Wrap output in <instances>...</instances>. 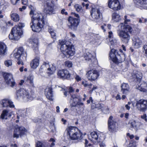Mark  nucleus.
<instances>
[{
    "instance_id": "nucleus-1",
    "label": "nucleus",
    "mask_w": 147,
    "mask_h": 147,
    "mask_svg": "<svg viewBox=\"0 0 147 147\" xmlns=\"http://www.w3.org/2000/svg\"><path fill=\"white\" fill-rule=\"evenodd\" d=\"M30 15L32 20L30 25L32 30L36 32H40L45 24L43 16L41 14L32 10L30 12Z\"/></svg>"
},
{
    "instance_id": "nucleus-2",
    "label": "nucleus",
    "mask_w": 147,
    "mask_h": 147,
    "mask_svg": "<svg viewBox=\"0 0 147 147\" xmlns=\"http://www.w3.org/2000/svg\"><path fill=\"white\" fill-rule=\"evenodd\" d=\"M118 27L119 29L117 31L118 36L122 42L127 43L130 39L129 34L132 31L131 27L129 25L125 26L123 23L121 24Z\"/></svg>"
},
{
    "instance_id": "nucleus-3",
    "label": "nucleus",
    "mask_w": 147,
    "mask_h": 147,
    "mask_svg": "<svg viewBox=\"0 0 147 147\" xmlns=\"http://www.w3.org/2000/svg\"><path fill=\"white\" fill-rule=\"evenodd\" d=\"M25 26L24 23H20L12 29L11 33L9 35L10 39L18 40L20 39L22 34V28Z\"/></svg>"
},
{
    "instance_id": "nucleus-4",
    "label": "nucleus",
    "mask_w": 147,
    "mask_h": 147,
    "mask_svg": "<svg viewBox=\"0 0 147 147\" xmlns=\"http://www.w3.org/2000/svg\"><path fill=\"white\" fill-rule=\"evenodd\" d=\"M13 52H14L13 57L18 61V64L24 65L23 61L26 60V53L24 50L23 47H19L17 49L16 51L15 50Z\"/></svg>"
},
{
    "instance_id": "nucleus-5",
    "label": "nucleus",
    "mask_w": 147,
    "mask_h": 147,
    "mask_svg": "<svg viewBox=\"0 0 147 147\" xmlns=\"http://www.w3.org/2000/svg\"><path fill=\"white\" fill-rule=\"evenodd\" d=\"M17 98H22L25 101H31L35 97L34 93L30 94L28 91L24 88H20L17 91Z\"/></svg>"
},
{
    "instance_id": "nucleus-6",
    "label": "nucleus",
    "mask_w": 147,
    "mask_h": 147,
    "mask_svg": "<svg viewBox=\"0 0 147 147\" xmlns=\"http://www.w3.org/2000/svg\"><path fill=\"white\" fill-rule=\"evenodd\" d=\"M109 57L112 61L117 64L122 62L125 59L124 54H119L117 50L113 49L111 50L109 54Z\"/></svg>"
},
{
    "instance_id": "nucleus-7",
    "label": "nucleus",
    "mask_w": 147,
    "mask_h": 147,
    "mask_svg": "<svg viewBox=\"0 0 147 147\" xmlns=\"http://www.w3.org/2000/svg\"><path fill=\"white\" fill-rule=\"evenodd\" d=\"M71 100H72L71 103L70 104L71 106L73 107H77L78 109V111L81 112H82L84 108V103L81 102V98L79 96H77L76 95H71Z\"/></svg>"
},
{
    "instance_id": "nucleus-8",
    "label": "nucleus",
    "mask_w": 147,
    "mask_h": 147,
    "mask_svg": "<svg viewBox=\"0 0 147 147\" xmlns=\"http://www.w3.org/2000/svg\"><path fill=\"white\" fill-rule=\"evenodd\" d=\"M84 57L85 60L88 62L90 65H92V66H94L98 64V61L97 59L87 50L86 51L84 54Z\"/></svg>"
},
{
    "instance_id": "nucleus-9",
    "label": "nucleus",
    "mask_w": 147,
    "mask_h": 147,
    "mask_svg": "<svg viewBox=\"0 0 147 147\" xmlns=\"http://www.w3.org/2000/svg\"><path fill=\"white\" fill-rule=\"evenodd\" d=\"M102 10V7L99 6L92 7L91 14L92 18L96 19L101 18L102 16L101 11Z\"/></svg>"
},
{
    "instance_id": "nucleus-10",
    "label": "nucleus",
    "mask_w": 147,
    "mask_h": 147,
    "mask_svg": "<svg viewBox=\"0 0 147 147\" xmlns=\"http://www.w3.org/2000/svg\"><path fill=\"white\" fill-rule=\"evenodd\" d=\"M136 106L138 110L144 112L147 109V100L140 99L136 101Z\"/></svg>"
},
{
    "instance_id": "nucleus-11",
    "label": "nucleus",
    "mask_w": 147,
    "mask_h": 147,
    "mask_svg": "<svg viewBox=\"0 0 147 147\" xmlns=\"http://www.w3.org/2000/svg\"><path fill=\"white\" fill-rule=\"evenodd\" d=\"M47 66V67H49L47 69V73L48 74V76H50L54 74L56 70V67L55 66L53 65H49L48 63H44L43 65L41 67L39 71L40 73V74L42 76L44 77H46L44 75H42L41 74V73L42 72V68Z\"/></svg>"
},
{
    "instance_id": "nucleus-12",
    "label": "nucleus",
    "mask_w": 147,
    "mask_h": 147,
    "mask_svg": "<svg viewBox=\"0 0 147 147\" xmlns=\"http://www.w3.org/2000/svg\"><path fill=\"white\" fill-rule=\"evenodd\" d=\"M27 130L23 127H16L13 134V137L17 138L20 137H22L25 134Z\"/></svg>"
},
{
    "instance_id": "nucleus-13",
    "label": "nucleus",
    "mask_w": 147,
    "mask_h": 147,
    "mask_svg": "<svg viewBox=\"0 0 147 147\" xmlns=\"http://www.w3.org/2000/svg\"><path fill=\"white\" fill-rule=\"evenodd\" d=\"M80 21V19L74 18L71 16H69L68 19L70 27L73 30L76 29Z\"/></svg>"
},
{
    "instance_id": "nucleus-14",
    "label": "nucleus",
    "mask_w": 147,
    "mask_h": 147,
    "mask_svg": "<svg viewBox=\"0 0 147 147\" xmlns=\"http://www.w3.org/2000/svg\"><path fill=\"white\" fill-rule=\"evenodd\" d=\"M86 75L88 80L92 81L97 79L99 77V74L97 70L92 69L87 72Z\"/></svg>"
},
{
    "instance_id": "nucleus-15",
    "label": "nucleus",
    "mask_w": 147,
    "mask_h": 147,
    "mask_svg": "<svg viewBox=\"0 0 147 147\" xmlns=\"http://www.w3.org/2000/svg\"><path fill=\"white\" fill-rule=\"evenodd\" d=\"M108 125L109 131L111 132L116 131L117 124L116 122L113 119L112 116H110L108 121Z\"/></svg>"
},
{
    "instance_id": "nucleus-16",
    "label": "nucleus",
    "mask_w": 147,
    "mask_h": 147,
    "mask_svg": "<svg viewBox=\"0 0 147 147\" xmlns=\"http://www.w3.org/2000/svg\"><path fill=\"white\" fill-rule=\"evenodd\" d=\"M108 6L114 10H117L120 9V5L118 0H109Z\"/></svg>"
},
{
    "instance_id": "nucleus-17",
    "label": "nucleus",
    "mask_w": 147,
    "mask_h": 147,
    "mask_svg": "<svg viewBox=\"0 0 147 147\" xmlns=\"http://www.w3.org/2000/svg\"><path fill=\"white\" fill-rule=\"evenodd\" d=\"M4 76L5 82L8 85L12 87L15 86V83L13 80L11 74L5 73L4 74Z\"/></svg>"
},
{
    "instance_id": "nucleus-18",
    "label": "nucleus",
    "mask_w": 147,
    "mask_h": 147,
    "mask_svg": "<svg viewBox=\"0 0 147 147\" xmlns=\"http://www.w3.org/2000/svg\"><path fill=\"white\" fill-rule=\"evenodd\" d=\"M0 104L3 107H9L11 108L15 107L13 102L10 99H4L0 101Z\"/></svg>"
},
{
    "instance_id": "nucleus-19",
    "label": "nucleus",
    "mask_w": 147,
    "mask_h": 147,
    "mask_svg": "<svg viewBox=\"0 0 147 147\" xmlns=\"http://www.w3.org/2000/svg\"><path fill=\"white\" fill-rule=\"evenodd\" d=\"M136 6L140 9H147V0H133Z\"/></svg>"
},
{
    "instance_id": "nucleus-20",
    "label": "nucleus",
    "mask_w": 147,
    "mask_h": 147,
    "mask_svg": "<svg viewBox=\"0 0 147 147\" xmlns=\"http://www.w3.org/2000/svg\"><path fill=\"white\" fill-rule=\"evenodd\" d=\"M66 131H67V135L69 136L70 139L71 138H74V137L73 136L75 134H77L80 131L76 127L71 126L68 127L66 129Z\"/></svg>"
},
{
    "instance_id": "nucleus-21",
    "label": "nucleus",
    "mask_w": 147,
    "mask_h": 147,
    "mask_svg": "<svg viewBox=\"0 0 147 147\" xmlns=\"http://www.w3.org/2000/svg\"><path fill=\"white\" fill-rule=\"evenodd\" d=\"M50 1H47L46 2L47 7L45 10L47 14H51L55 13V10L54 8V4L51 3Z\"/></svg>"
},
{
    "instance_id": "nucleus-22",
    "label": "nucleus",
    "mask_w": 147,
    "mask_h": 147,
    "mask_svg": "<svg viewBox=\"0 0 147 147\" xmlns=\"http://www.w3.org/2000/svg\"><path fill=\"white\" fill-rule=\"evenodd\" d=\"M132 46L135 49H138L141 47L142 45V40L138 37H134L132 38Z\"/></svg>"
},
{
    "instance_id": "nucleus-23",
    "label": "nucleus",
    "mask_w": 147,
    "mask_h": 147,
    "mask_svg": "<svg viewBox=\"0 0 147 147\" xmlns=\"http://www.w3.org/2000/svg\"><path fill=\"white\" fill-rule=\"evenodd\" d=\"M59 43L61 45L60 50L61 51L65 54L71 44L69 42H65L63 40H59Z\"/></svg>"
},
{
    "instance_id": "nucleus-24",
    "label": "nucleus",
    "mask_w": 147,
    "mask_h": 147,
    "mask_svg": "<svg viewBox=\"0 0 147 147\" xmlns=\"http://www.w3.org/2000/svg\"><path fill=\"white\" fill-rule=\"evenodd\" d=\"M59 77L62 79L69 78L70 76V74L66 69L59 70L57 73Z\"/></svg>"
},
{
    "instance_id": "nucleus-25",
    "label": "nucleus",
    "mask_w": 147,
    "mask_h": 147,
    "mask_svg": "<svg viewBox=\"0 0 147 147\" xmlns=\"http://www.w3.org/2000/svg\"><path fill=\"white\" fill-rule=\"evenodd\" d=\"M45 94L47 98L49 100H52L53 99V95L52 88L51 87H48L46 88Z\"/></svg>"
},
{
    "instance_id": "nucleus-26",
    "label": "nucleus",
    "mask_w": 147,
    "mask_h": 147,
    "mask_svg": "<svg viewBox=\"0 0 147 147\" xmlns=\"http://www.w3.org/2000/svg\"><path fill=\"white\" fill-rule=\"evenodd\" d=\"M140 83L136 85V88L141 91H146L147 90V83L144 82H142L141 84Z\"/></svg>"
},
{
    "instance_id": "nucleus-27",
    "label": "nucleus",
    "mask_w": 147,
    "mask_h": 147,
    "mask_svg": "<svg viewBox=\"0 0 147 147\" xmlns=\"http://www.w3.org/2000/svg\"><path fill=\"white\" fill-rule=\"evenodd\" d=\"M40 58L38 57H36L33 59L30 62V66L31 68L36 69L39 65Z\"/></svg>"
},
{
    "instance_id": "nucleus-28",
    "label": "nucleus",
    "mask_w": 147,
    "mask_h": 147,
    "mask_svg": "<svg viewBox=\"0 0 147 147\" xmlns=\"http://www.w3.org/2000/svg\"><path fill=\"white\" fill-rule=\"evenodd\" d=\"M34 76L32 75H30L26 78H25V84L27 85L33 86L34 83L33 80Z\"/></svg>"
},
{
    "instance_id": "nucleus-29",
    "label": "nucleus",
    "mask_w": 147,
    "mask_h": 147,
    "mask_svg": "<svg viewBox=\"0 0 147 147\" xmlns=\"http://www.w3.org/2000/svg\"><path fill=\"white\" fill-rule=\"evenodd\" d=\"M11 111L8 109H4L3 110L1 115V117L3 119H7V117L11 116Z\"/></svg>"
},
{
    "instance_id": "nucleus-30",
    "label": "nucleus",
    "mask_w": 147,
    "mask_h": 147,
    "mask_svg": "<svg viewBox=\"0 0 147 147\" xmlns=\"http://www.w3.org/2000/svg\"><path fill=\"white\" fill-rule=\"evenodd\" d=\"M121 92L124 94H126L129 92V85L125 83H123L121 85Z\"/></svg>"
},
{
    "instance_id": "nucleus-31",
    "label": "nucleus",
    "mask_w": 147,
    "mask_h": 147,
    "mask_svg": "<svg viewBox=\"0 0 147 147\" xmlns=\"http://www.w3.org/2000/svg\"><path fill=\"white\" fill-rule=\"evenodd\" d=\"M88 138L91 141L93 142L97 141L98 139V136L97 133L95 131H93L90 133L88 135Z\"/></svg>"
},
{
    "instance_id": "nucleus-32",
    "label": "nucleus",
    "mask_w": 147,
    "mask_h": 147,
    "mask_svg": "<svg viewBox=\"0 0 147 147\" xmlns=\"http://www.w3.org/2000/svg\"><path fill=\"white\" fill-rule=\"evenodd\" d=\"M7 51V48L6 45L3 43L0 42V55H5Z\"/></svg>"
},
{
    "instance_id": "nucleus-33",
    "label": "nucleus",
    "mask_w": 147,
    "mask_h": 147,
    "mask_svg": "<svg viewBox=\"0 0 147 147\" xmlns=\"http://www.w3.org/2000/svg\"><path fill=\"white\" fill-rule=\"evenodd\" d=\"M75 53V49L74 46L71 44L68 48L65 53L70 56L73 55Z\"/></svg>"
},
{
    "instance_id": "nucleus-34",
    "label": "nucleus",
    "mask_w": 147,
    "mask_h": 147,
    "mask_svg": "<svg viewBox=\"0 0 147 147\" xmlns=\"http://www.w3.org/2000/svg\"><path fill=\"white\" fill-rule=\"evenodd\" d=\"M113 32L111 31L109 32V37L110 38L109 40V44L111 45L110 48H111V46L114 45L116 44L117 42V40L116 39H112L111 38L113 37Z\"/></svg>"
},
{
    "instance_id": "nucleus-35",
    "label": "nucleus",
    "mask_w": 147,
    "mask_h": 147,
    "mask_svg": "<svg viewBox=\"0 0 147 147\" xmlns=\"http://www.w3.org/2000/svg\"><path fill=\"white\" fill-rule=\"evenodd\" d=\"M121 18L119 13L115 12L112 15V21L114 22H118L121 20Z\"/></svg>"
},
{
    "instance_id": "nucleus-36",
    "label": "nucleus",
    "mask_w": 147,
    "mask_h": 147,
    "mask_svg": "<svg viewBox=\"0 0 147 147\" xmlns=\"http://www.w3.org/2000/svg\"><path fill=\"white\" fill-rule=\"evenodd\" d=\"M32 47L35 52L38 50V42L37 38L34 39L31 42Z\"/></svg>"
},
{
    "instance_id": "nucleus-37",
    "label": "nucleus",
    "mask_w": 147,
    "mask_h": 147,
    "mask_svg": "<svg viewBox=\"0 0 147 147\" xmlns=\"http://www.w3.org/2000/svg\"><path fill=\"white\" fill-rule=\"evenodd\" d=\"M10 16L11 20L15 22H18L20 20L19 15L16 13H11Z\"/></svg>"
},
{
    "instance_id": "nucleus-38",
    "label": "nucleus",
    "mask_w": 147,
    "mask_h": 147,
    "mask_svg": "<svg viewBox=\"0 0 147 147\" xmlns=\"http://www.w3.org/2000/svg\"><path fill=\"white\" fill-rule=\"evenodd\" d=\"M142 75L140 71H138L135 73L134 78H135L138 82L140 83L142 78Z\"/></svg>"
},
{
    "instance_id": "nucleus-39",
    "label": "nucleus",
    "mask_w": 147,
    "mask_h": 147,
    "mask_svg": "<svg viewBox=\"0 0 147 147\" xmlns=\"http://www.w3.org/2000/svg\"><path fill=\"white\" fill-rule=\"evenodd\" d=\"M82 134L79 131L77 134H75L74 135L73 137H74V138H71V139L72 140H80L82 138Z\"/></svg>"
},
{
    "instance_id": "nucleus-40",
    "label": "nucleus",
    "mask_w": 147,
    "mask_h": 147,
    "mask_svg": "<svg viewBox=\"0 0 147 147\" xmlns=\"http://www.w3.org/2000/svg\"><path fill=\"white\" fill-rule=\"evenodd\" d=\"M48 29L49 32L51 35L52 38H55L56 36V34L53 27L51 26H49Z\"/></svg>"
},
{
    "instance_id": "nucleus-41",
    "label": "nucleus",
    "mask_w": 147,
    "mask_h": 147,
    "mask_svg": "<svg viewBox=\"0 0 147 147\" xmlns=\"http://www.w3.org/2000/svg\"><path fill=\"white\" fill-rule=\"evenodd\" d=\"M77 12L80 11L82 10V8L81 5L78 4H76L74 6Z\"/></svg>"
},
{
    "instance_id": "nucleus-42",
    "label": "nucleus",
    "mask_w": 147,
    "mask_h": 147,
    "mask_svg": "<svg viewBox=\"0 0 147 147\" xmlns=\"http://www.w3.org/2000/svg\"><path fill=\"white\" fill-rule=\"evenodd\" d=\"M5 65L7 67L11 66L12 64V60H7L5 61L4 62Z\"/></svg>"
},
{
    "instance_id": "nucleus-43",
    "label": "nucleus",
    "mask_w": 147,
    "mask_h": 147,
    "mask_svg": "<svg viewBox=\"0 0 147 147\" xmlns=\"http://www.w3.org/2000/svg\"><path fill=\"white\" fill-rule=\"evenodd\" d=\"M29 110L28 109H26L24 110H20L19 112L20 113H22V114H20V115L23 117H25V116L26 115V114L28 113V111H29Z\"/></svg>"
},
{
    "instance_id": "nucleus-44",
    "label": "nucleus",
    "mask_w": 147,
    "mask_h": 147,
    "mask_svg": "<svg viewBox=\"0 0 147 147\" xmlns=\"http://www.w3.org/2000/svg\"><path fill=\"white\" fill-rule=\"evenodd\" d=\"M65 65L68 68L71 67L73 66L72 62L71 61H67L65 62Z\"/></svg>"
},
{
    "instance_id": "nucleus-45",
    "label": "nucleus",
    "mask_w": 147,
    "mask_h": 147,
    "mask_svg": "<svg viewBox=\"0 0 147 147\" xmlns=\"http://www.w3.org/2000/svg\"><path fill=\"white\" fill-rule=\"evenodd\" d=\"M36 147H45L43 142H42L38 141L36 142Z\"/></svg>"
},
{
    "instance_id": "nucleus-46",
    "label": "nucleus",
    "mask_w": 147,
    "mask_h": 147,
    "mask_svg": "<svg viewBox=\"0 0 147 147\" xmlns=\"http://www.w3.org/2000/svg\"><path fill=\"white\" fill-rule=\"evenodd\" d=\"M130 126L132 127L135 128L137 127L136 121L134 120L129 123Z\"/></svg>"
},
{
    "instance_id": "nucleus-47",
    "label": "nucleus",
    "mask_w": 147,
    "mask_h": 147,
    "mask_svg": "<svg viewBox=\"0 0 147 147\" xmlns=\"http://www.w3.org/2000/svg\"><path fill=\"white\" fill-rule=\"evenodd\" d=\"M144 49L143 52L144 54V55L147 57V45H144L143 48Z\"/></svg>"
},
{
    "instance_id": "nucleus-48",
    "label": "nucleus",
    "mask_w": 147,
    "mask_h": 147,
    "mask_svg": "<svg viewBox=\"0 0 147 147\" xmlns=\"http://www.w3.org/2000/svg\"><path fill=\"white\" fill-rule=\"evenodd\" d=\"M124 23L125 24H127L128 22H130V20L128 19L127 18V16L125 15L124 17Z\"/></svg>"
},
{
    "instance_id": "nucleus-49",
    "label": "nucleus",
    "mask_w": 147,
    "mask_h": 147,
    "mask_svg": "<svg viewBox=\"0 0 147 147\" xmlns=\"http://www.w3.org/2000/svg\"><path fill=\"white\" fill-rule=\"evenodd\" d=\"M102 105L101 104H98L96 105V108L100 109H101L102 107Z\"/></svg>"
},
{
    "instance_id": "nucleus-50",
    "label": "nucleus",
    "mask_w": 147,
    "mask_h": 147,
    "mask_svg": "<svg viewBox=\"0 0 147 147\" xmlns=\"http://www.w3.org/2000/svg\"><path fill=\"white\" fill-rule=\"evenodd\" d=\"M141 118L142 119H144L146 121H147V119L146 118V114H144L142 115H141Z\"/></svg>"
},
{
    "instance_id": "nucleus-51",
    "label": "nucleus",
    "mask_w": 147,
    "mask_h": 147,
    "mask_svg": "<svg viewBox=\"0 0 147 147\" xmlns=\"http://www.w3.org/2000/svg\"><path fill=\"white\" fill-rule=\"evenodd\" d=\"M65 9H63L61 11V13L62 14H65V15H67L68 13L67 12L65 11Z\"/></svg>"
},
{
    "instance_id": "nucleus-52",
    "label": "nucleus",
    "mask_w": 147,
    "mask_h": 147,
    "mask_svg": "<svg viewBox=\"0 0 147 147\" xmlns=\"http://www.w3.org/2000/svg\"><path fill=\"white\" fill-rule=\"evenodd\" d=\"M19 1L20 0H11V3L13 5H16Z\"/></svg>"
},
{
    "instance_id": "nucleus-53",
    "label": "nucleus",
    "mask_w": 147,
    "mask_h": 147,
    "mask_svg": "<svg viewBox=\"0 0 147 147\" xmlns=\"http://www.w3.org/2000/svg\"><path fill=\"white\" fill-rule=\"evenodd\" d=\"M82 84L85 87H87L89 85V84H88L86 82H82Z\"/></svg>"
},
{
    "instance_id": "nucleus-54",
    "label": "nucleus",
    "mask_w": 147,
    "mask_h": 147,
    "mask_svg": "<svg viewBox=\"0 0 147 147\" xmlns=\"http://www.w3.org/2000/svg\"><path fill=\"white\" fill-rule=\"evenodd\" d=\"M22 3L24 5H26L28 3V0H22Z\"/></svg>"
},
{
    "instance_id": "nucleus-55",
    "label": "nucleus",
    "mask_w": 147,
    "mask_h": 147,
    "mask_svg": "<svg viewBox=\"0 0 147 147\" xmlns=\"http://www.w3.org/2000/svg\"><path fill=\"white\" fill-rule=\"evenodd\" d=\"M74 90L71 87H70L69 88V92L70 93L74 91Z\"/></svg>"
},
{
    "instance_id": "nucleus-56",
    "label": "nucleus",
    "mask_w": 147,
    "mask_h": 147,
    "mask_svg": "<svg viewBox=\"0 0 147 147\" xmlns=\"http://www.w3.org/2000/svg\"><path fill=\"white\" fill-rule=\"evenodd\" d=\"M106 26V24H104L103 25L101 26V29L103 30L104 32L106 30L105 29V27Z\"/></svg>"
},
{
    "instance_id": "nucleus-57",
    "label": "nucleus",
    "mask_w": 147,
    "mask_h": 147,
    "mask_svg": "<svg viewBox=\"0 0 147 147\" xmlns=\"http://www.w3.org/2000/svg\"><path fill=\"white\" fill-rule=\"evenodd\" d=\"M72 15H74L77 18H80V16L78 14L76 13H72Z\"/></svg>"
},
{
    "instance_id": "nucleus-58",
    "label": "nucleus",
    "mask_w": 147,
    "mask_h": 147,
    "mask_svg": "<svg viewBox=\"0 0 147 147\" xmlns=\"http://www.w3.org/2000/svg\"><path fill=\"white\" fill-rule=\"evenodd\" d=\"M75 79L77 81H80L81 79V78L78 75L76 76L75 77Z\"/></svg>"
},
{
    "instance_id": "nucleus-59",
    "label": "nucleus",
    "mask_w": 147,
    "mask_h": 147,
    "mask_svg": "<svg viewBox=\"0 0 147 147\" xmlns=\"http://www.w3.org/2000/svg\"><path fill=\"white\" fill-rule=\"evenodd\" d=\"M5 3L4 0H0V6L3 5Z\"/></svg>"
},
{
    "instance_id": "nucleus-60",
    "label": "nucleus",
    "mask_w": 147,
    "mask_h": 147,
    "mask_svg": "<svg viewBox=\"0 0 147 147\" xmlns=\"http://www.w3.org/2000/svg\"><path fill=\"white\" fill-rule=\"evenodd\" d=\"M136 124L137 125V127H140L141 125H142V123L141 122L136 121Z\"/></svg>"
},
{
    "instance_id": "nucleus-61",
    "label": "nucleus",
    "mask_w": 147,
    "mask_h": 147,
    "mask_svg": "<svg viewBox=\"0 0 147 147\" xmlns=\"http://www.w3.org/2000/svg\"><path fill=\"white\" fill-rule=\"evenodd\" d=\"M104 113L105 114H108L109 113V109L107 108H106Z\"/></svg>"
},
{
    "instance_id": "nucleus-62",
    "label": "nucleus",
    "mask_w": 147,
    "mask_h": 147,
    "mask_svg": "<svg viewBox=\"0 0 147 147\" xmlns=\"http://www.w3.org/2000/svg\"><path fill=\"white\" fill-rule=\"evenodd\" d=\"M58 0H47V1H50V2L51 3L54 4L55 2L57 1Z\"/></svg>"
},
{
    "instance_id": "nucleus-63",
    "label": "nucleus",
    "mask_w": 147,
    "mask_h": 147,
    "mask_svg": "<svg viewBox=\"0 0 147 147\" xmlns=\"http://www.w3.org/2000/svg\"><path fill=\"white\" fill-rule=\"evenodd\" d=\"M26 8V6H24L22 7V8H19V10L20 11H23V10L25 9Z\"/></svg>"
},
{
    "instance_id": "nucleus-64",
    "label": "nucleus",
    "mask_w": 147,
    "mask_h": 147,
    "mask_svg": "<svg viewBox=\"0 0 147 147\" xmlns=\"http://www.w3.org/2000/svg\"><path fill=\"white\" fill-rule=\"evenodd\" d=\"M144 18H140L139 20V23H144Z\"/></svg>"
}]
</instances>
